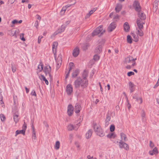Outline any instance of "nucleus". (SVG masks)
<instances>
[{
    "label": "nucleus",
    "mask_w": 159,
    "mask_h": 159,
    "mask_svg": "<svg viewBox=\"0 0 159 159\" xmlns=\"http://www.w3.org/2000/svg\"><path fill=\"white\" fill-rule=\"evenodd\" d=\"M88 84V80L83 79L80 77H77L74 82V85L76 88L81 87L82 88L84 89L87 87Z\"/></svg>",
    "instance_id": "f257e3e1"
},
{
    "label": "nucleus",
    "mask_w": 159,
    "mask_h": 159,
    "mask_svg": "<svg viewBox=\"0 0 159 159\" xmlns=\"http://www.w3.org/2000/svg\"><path fill=\"white\" fill-rule=\"evenodd\" d=\"M93 128L94 132L98 135L101 137L104 136L105 133L100 125L94 123Z\"/></svg>",
    "instance_id": "f03ea898"
},
{
    "label": "nucleus",
    "mask_w": 159,
    "mask_h": 159,
    "mask_svg": "<svg viewBox=\"0 0 159 159\" xmlns=\"http://www.w3.org/2000/svg\"><path fill=\"white\" fill-rule=\"evenodd\" d=\"M51 67L49 65L46 66L43 69V71L45 73V75L47 76L48 75L49 78L51 80H52V76L51 74Z\"/></svg>",
    "instance_id": "7ed1b4c3"
},
{
    "label": "nucleus",
    "mask_w": 159,
    "mask_h": 159,
    "mask_svg": "<svg viewBox=\"0 0 159 159\" xmlns=\"http://www.w3.org/2000/svg\"><path fill=\"white\" fill-rule=\"evenodd\" d=\"M103 29V27L102 25L99 26L98 28H97L92 33V35L93 36L97 35L99 34L100 33H101V34H102L103 32H104L105 31L103 30L102 32V30Z\"/></svg>",
    "instance_id": "20e7f679"
},
{
    "label": "nucleus",
    "mask_w": 159,
    "mask_h": 159,
    "mask_svg": "<svg viewBox=\"0 0 159 159\" xmlns=\"http://www.w3.org/2000/svg\"><path fill=\"white\" fill-rule=\"evenodd\" d=\"M119 145L120 148H124L126 150L129 149V147L128 145L122 140H120Z\"/></svg>",
    "instance_id": "39448f33"
},
{
    "label": "nucleus",
    "mask_w": 159,
    "mask_h": 159,
    "mask_svg": "<svg viewBox=\"0 0 159 159\" xmlns=\"http://www.w3.org/2000/svg\"><path fill=\"white\" fill-rule=\"evenodd\" d=\"M80 122L76 124V126H74L72 124H70L67 126L68 130L69 131H71L72 130H77L80 126Z\"/></svg>",
    "instance_id": "423d86ee"
},
{
    "label": "nucleus",
    "mask_w": 159,
    "mask_h": 159,
    "mask_svg": "<svg viewBox=\"0 0 159 159\" xmlns=\"http://www.w3.org/2000/svg\"><path fill=\"white\" fill-rule=\"evenodd\" d=\"M116 22H113L111 23L109 26L107 28L109 32H111L113 31L116 28Z\"/></svg>",
    "instance_id": "0eeeda50"
},
{
    "label": "nucleus",
    "mask_w": 159,
    "mask_h": 159,
    "mask_svg": "<svg viewBox=\"0 0 159 159\" xmlns=\"http://www.w3.org/2000/svg\"><path fill=\"white\" fill-rule=\"evenodd\" d=\"M66 27V25H62L61 27L58 28L57 30L54 33V34L56 35L58 33H61L64 31Z\"/></svg>",
    "instance_id": "6e6552de"
},
{
    "label": "nucleus",
    "mask_w": 159,
    "mask_h": 159,
    "mask_svg": "<svg viewBox=\"0 0 159 159\" xmlns=\"http://www.w3.org/2000/svg\"><path fill=\"white\" fill-rule=\"evenodd\" d=\"M136 23L139 29H142L143 28V25L144 24V22L143 21V20L138 19L137 20Z\"/></svg>",
    "instance_id": "1a4fd4ad"
},
{
    "label": "nucleus",
    "mask_w": 159,
    "mask_h": 159,
    "mask_svg": "<svg viewBox=\"0 0 159 159\" xmlns=\"http://www.w3.org/2000/svg\"><path fill=\"white\" fill-rule=\"evenodd\" d=\"M134 7L135 10L138 12L140 11L141 8L139 2L137 1H135L134 3Z\"/></svg>",
    "instance_id": "9d476101"
},
{
    "label": "nucleus",
    "mask_w": 159,
    "mask_h": 159,
    "mask_svg": "<svg viewBox=\"0 0 159 159\" xmlns=\"http://www.w3.org/2000/svg\"><path fill=\"white\" fill-rule=\"evenodd\" d=\"M66 91L67 94L70 95L73 92V88L70 84H68L66 87Z\"/></svg>",
    "instance_id": "9b49d317"
},
{
    "label": "nucleus",
    "mask_w": 159,
    "mask_h": 159,
    "mask_svg": "<svg viewBox=\"0 0 159 159\" xmlns=\"http://www.w3.org/2000/svg\"><path fill=\"white\" fill-rule=\"evenodd\" d=\"M67 112L69 116H71L73 112V107L71 104L68 106L67 108Z\"/></svg>",
    "instance_id": "f8f14e48"
},
{
    "label": "nucleus",
    "mask_w": 159,
    "mask_h": 159,
    "mask_svg": "<svg viewBox=\"0 0 159 159\" xmlns=\"http://www.w3.org/2000/svg\"><path fill=\"white\" fill-rule=\"evenodd\" d=\"M138 16L139 18V19L144 20L146 18V16L145 15L142 11H139L138 12Z\"/></svg>",
    "instance_id": "ddd939ff"
},
{
    "label": "nucleus",
    "mask_w": 159,
    "mask_h": 159,
    "mask_svg": "<svg viewBox=\"0 0 159 159\" xmlns=\"http://www.w3.org/2000/svg\"><path fill=\"white\" fill-rule=\"evenodd\" d=\"M129 88L130 91V93H132L133 92L134 90V84L131 81H129Z\"/></svg>",
    "instance_id": "4468645a"
},
{
    "label": "nucleus",
    "mask_w": 159,
    "mask_h": 159,
    "mask_svg": "<svg viewBox=\"0 0 159 159\" xmlns=\"http://www.w3.org/2000/svg\"><path fill=\"white\" fill-rule=\"evenodd\" d=\"M31 129L32 130V139H36V133L35 132V129L34 127L33 123H32V125H31Z\"/></svg>",
    "instance_id": "2eb2a0df"
},
{
    "label": "nucleus",
    "mask_w": 159,
    "mask_h": 159,
    "mask_svg": "<svg viewBox=\"0 0 159 159\" xmlns=\"http://www.w3.org/2000/svg\"><path fill=\"white\" fill-rule=\"evenodd\" d=\"M79 53V49L78 48H75L73 50L72 54L74 57H77Z\"/></svg>",
    "instance_id": "dca6fc26"
},
{
    "label": "nucleus",
    "mask_w": 159,
    "mask_h": 159,
    "mask_svg": "<svg viewBox=\"0 0 159 159\" xmlns=\"http://www.w3.org/2000/svg\"><path fill=\"white\" fill-rule=\"evenodd\" d=\"M75 111L76 113H79L81 109V106L78 103H76L75 106Z\"/></svg>",
    "instance_id": "f3484780"
},
{
    "label": "nucleus",
    "mask_w": 159,
    "mask_h": 159,
    "mask_svg": "<svg viewBox=\"0 0 159 159\" xmlns=\"http://www.w3.org/2000/svg\"><path fill=\"white\" fill-rule=\"evenodd\" d=\"M57 68L58 69L60 66L62 62V59L61 57L59 56L58 57L57 61Z\"/></svg>",
    "instance_id": "a211bd4d"
},
{
    "label": "nucleus",
    "mask_w": 159,
    "mask_h": 159,
    "mask_svg": "<svg viewBox=\"0 0 159 159\" xmlns=\"http://www.w3.org/2000/svg\"><path fill=\"white\" fill-rule=\"evenodd\" d=\"M133 98L135 99L136 101L138 102L140 101V103L141 104L142 102V99L141 97L139 98L138 96V94L137 93H135L134 95L133 96Z\"/></svg>",
    "instance_id": "6ab92c4d"
},
{
    "label": "nucleus",
    "mask_w": 159,
    "mask_h": 159,
    "mask_svg": "<svg viewBox=\"0 0 159 159\" xmlns=\"http://www.w3.org/2000/svg\"><path fill=\"white\" fill-rule=\"evenodd\" d=\"M120 135L121 139L120 140H122V141L125 142L128 140L125 134L121 133H120Z\"/></svg>",
    "instance_id": "aec40b11"
},
{
    "label": "nucleus",
    "mask_w": 159,
    "mask_h": 159,
    "mask_svg": "<svg viewBox=\"0 0 159 159\" xmlns=\"http://www.w3.org/2000/svg\"><path fill=\"white\" fill-rule=\"evenodd\" d=\"M124 30L126 32H128L129 30V26L127 22H125L124 24Z\"/></svg>",
    "instance_id": "412c9836"
},
{
    "label": "nucleus",
    "mask_w": 159,
    "mask_h": 159,
    "mask_svg": "<svg viewBox=\"0 0 159 159\" xmlns=\"http://www.w3.org/2000/svg\"><path fill=\"white\" fill-rule=\"evenodd\" d=\"M158 153V152L156 147L154 148L152 150L150 151L149 152V154L152 156L154 154H157Z\"/></svg>",
    "instance_id": "4be33fe9"
},
{
    "label": "nucleus",
    "mask_w": 159,
    "mask_h": 159,
    "mask_svg": "<svg viewBox=\"0 0 159 159\" xmlns=\"http://www.w3.org/2000/svg\"><path fill=\"white\" fill-rule=\"evenodd\" d=\"M39 78L42 81H45L47 85H48V82L44 75H41L39 77Z\"/></svg>",
    "instance_id": "5701e85b"
},
{
    "label": "nucleus",
    "mask_w": 159,
    "mask_h": 159,
    "mask_svg": "<svg viewBox=\"0 0 159 159\" xmlns=\"http://www.w3.org/2000/svg\"><path fill=\"white\" fill-rule=\"evenodd\" d=\"M122 5L120 4H116L115 10L116 12H119L122 9Z\"/></svg>",
    "instance_id": "b1692460"
},
{
    "label": "nucleus",
    "mask_w": 159,
    "mask_h": 159,
    "mask_svg": "<svg viewBox=\"0 0 159 159\" xmlns=\"http://www.w3.org/2000/svg\"><path fill=\"white\" fill-rule=\"evenodd\" d=\"M58 45V43L57 42H54L52 44V51L53 53L56 52V49Z\"/></svg>",
    "instance_id": "393cba45"
},
{
    "label": "nucleus",
    "mask_w": 159,
    "mask_h": 159,
    "mask_svg": "<svg viewBox=\"0 0 159 159\" xmlns=\"http://www.w3.org/2000/svg\"><path fill=\"white\" fill-rule=\"evenodd\" d=\"M93 131L92 129L89 130L86 134V138L87 139H89L92 136Z\"/></svg>",
    "instance_id": "a878e982"
},
{
    "label": "nucleus",
    "mask_w": 159,
    "mask_h": 159,
    "mask_svg": "<svg viewBox=\"0 0 159 159\" xmlns=\"http://www.w3.org/2000/svg\"><path fill=\"white\" fill-rule=\"evenodd\" d=\"M88 71L85 70H84L82 75V79L85 80H87L86 78L88 76Z\"/></svg>",
    "instance_id": "bb28decb"
},
{
    "label": "nucleus",
    "mask_w": 159,
    "mask_h": 159,
    "mask_svg": "<svg viewBox=\"0 0 159 159\" xmlns=\"http://www.w3.org/2000/svg\"><path fill=\"white\" fill-rule=\"evenodd\" d=\"M80 70L78 69H76L72 73V77H76L79 74Z\"/></svg>",
    "instance_id": "cd10ccee"
},
{
    "label": "nucleus",
    "mask_w": 159,
    "mask_h": 159,
    "mask_svg": "<svg viewBox=\"0 0 159 159\" xmlns=\"http://www.w3.org/2000/svg\"><path fill=\"white\" fill-rule=\"evenodd\" d=\"M102 47L101 45H99L97 47L95 52L97 53H100L102 51Z\"/></svg>",
    "instance_id": "c85d7f7f"
},
{
    "label": "nucleus",
    "mask_w": 159,
    "mask_h": 159,
    "mask_svg": "<svg viewBox=\"0 0 159 159\" xmlns=\"http://www.w3.org/2000/svg\"><path fill=\"white\" fill-rule=\"evenodd\" d=\"M110 116L108 115H107L105 120V125L106 126H107L109 125V121L110 120Z\"/></svg>",
    "instance_id": "c756f323"
},
{
    "label": "nucleus",
    "mask_w": 159,
    "mask_h": 159,
    "mask_svg": "<svg viewBox=\"0 0 159 159\" xmlns=\"http://www.w3.org/2000/svg\"><path fill=\"white\" fill-rule=\"evenodd\" d=\"M25 130L22 129L21 130H17L16 132L15 136H16L17 135L20 134L25 135Z\"/></svg>",
    "instance_id": "7c9ffc66"
},
{
    "label": "nucleus",
    "mask_w": 159,
    "mask_h": 159,
    "mask_svg": "<svg viewBox=\"0 0 159 159\" xmlns=\"http://www.w3.org/2000/svg\"><path fill=\"white\" fill-rule=\"evenodd\" d=\"M137 30V34L140 36H142L143 35V33L142 30V29H136Z\"/></svg>",
    "instance_id": "2f4dec72"
},
{
    "label": "nucleus",
    "mask_w": 159,
    "mask_h": 159,
    "mask_svg": "<svg viewBox=\"0 0 159 159\" xmlns=\"http://www.w3.org/2000/svg\"><path fill=\"white\" fill-rule=\"evenodd\" d=\"M38 68L39 70V72L43 70V65L41 61L40 62L39 65L38 66Z\"/></svg>",
    "instance_id": "473e14b6"
},
{
    "label": "nucleus",
    "mask_w": 159,
    "mask_h": 159,
    "mask_svg": "<svg viewBox=\"0 0 159 159\" xmlns=\"http://www.w3.org/2000/svg\"><path fill=\"white\" fill-rule=\"evenodd\" d=\"M60 143L59 141H57L55 144L54 148L56 150H58L60 147Z\"/></svg>",
    "instance_id": "72a5a7b5"
},
{
    "label": "nucleus",
    "mask_w": 159,
    "mask_h": 159,
    "mask_svg": "<svg viewBox=\"0 0 159 159\" xmlns=\"http://www.w3.org/2000/svg\"><path fill=\"white\" fill-rule=\"evenodd\" d=\"M74 67V65L73 62H70L69 64V71L70 72L71 70L73 67Z\"/></svg>",
    "instance_id": "f704fd0d"
},
{
    "label": "nucleus",
    "mask_w": 159,
    "mask_h": 159,
    "mask_svg": "<svg viewBox=\"0 0 159 159\" xmlns=\"http://www.w3.org/2000/svg\"><path fill=\"white\" fill-rule=\"evenodd\" d=\"M107 136L110 139L114 138L116 137V135L113 133H111L107 134Z\"/></svg>",
    "instance_id": "c9c22d12"
},
{
    "label": "nucleus",
    "mask_w": 159,
    "mask_h": 159,
    "mask_svg": "<svg viewBox=\"0 0 159 159\" xmlns=\"http://www.w3.org/2000/svg\"><path fill=\"white\" fill-rule=\"evenodd\" d=\"M125 62L127 63H129L132 61L131 57H127L125 59Z\"/></svg>",
    "instance_id": "e433bc0d"
},
{
    "label": "nucleus",
    "mask_w": 159,
    "mask_h": 159,
    "mask_svg": "<svg viewBox=\"0 0 159 159\" xmlns=\"http://www.w3.org/2000/svg\"><path fill=\"white\" fill-rule=\"evenodd\" d=\"M127 41L129 43H131L132 42V39L129 35L127 36Z\"/></svg>",
    "instance_id": "4c0bfd02"
},
{
    "label": "nucleus",
    "mask_w": 159,
    "mask_h": 159,
    "mask_svg": "<svg viewBox=\"0 0 159 159\" xmlns=\"http://www.w3.org/2000/svg\"><path fill=\"white\" fill-rule=\"evenodd\" d=\"M158 4L156 2H154L153 3V10H155L156 11L157 9Z\"/></svg>",
    "instance_id": "58836bf2"
},
{
    "label": "nucleus",
    "mask_w": 159,
    "mask_h": 159,
    "mask_svg": "<svg viewBox=\"0 0 159 159\" xmlns=\"http://www.w3.org/2000/svg\"><path fill=\"white\" fill-rule=\"evenodd\" d=\"M123 94H124L126 98V100H127V104H128V105H127L128 108L129 109L130 108L131 105L129 102L128 98L127 97V96L126 95V93L125 92H124Z\"/></svg>",
    "instance_id": "ea45409f"
},
{
    "label": "nucleus",
    "mask_w": 159,
    "mask_h": 159,
    "mask_svg": "<svg viewBox=\"0 0 159 159\" xmlns=\"http://www.w3.org/2000/svg\"><path fill=\"white\" fill-rule=\"evenodd\" d=\"M89 46V44L88 43L84 44L82 47V49L84 50H86L87 49L88 47Z\"/></svg>",
    "instance_id": "a19ab883"
},
{
    "label": "nucleus",
    "mask_w": 159,
    "mask_h": 159,
    "mask_svg": "<svg viewBox=\"0 0 159 159\" xmlns=\"http://www.w3.org/2000/svg\"><path fill=\"white\" fill-rule=\"evenodd\" d=\"M18 115H15L14 116V120L15 123H17L18 121Z\"/></svg>",
    "instance_id": "79ce46f5"
},
{
    "label": "nucleus",
    "mask_w": 159,
    "mask_h": 159,
    "mask_svg": "<svg viewBox=\"0 0 159 159\" xmlns=\"http://www.w3.org/2000/svg\"><path fill=\"white\" fill-rule=\"evenodd\" d=\"M24 34L23 33H21L20 34V38L23 41H25V39L24 37Z\"/></svg>",
    "instance_id": "37998d69"
},
{
    "label": "nucleus",
    "mask_w": 159,
    "mask_h": 159,
    "mask_svg": "<svg viewBox=\"0 0 159 159\" xmlns=\"http://www.w3.org/2000/svg\"><path fill=\"white\" fill-rule=\"evenodd\" d=\"M66 7L65 6L63 7L61 10V12L63 14H64L66 10Z\"/></svg>",
    "instance_id": "c03bdc74"
},
{
    "label": "nucleus",
    "mask_w": 159,
    "mask_h": 159,
    "mask_svg": "<svg viewBox=\"0 0 159 159\" xmlns=\"http://www.w3.org/2000/svg\"><path fill=\"white\" fill-rule=\"evenodd\" d=\"M72 1L73 2V4H68L65 6V7H66V8H68L70 7V6H71L72 5H74L76 3V1L75 0H72Z\"/></svg>",
    "instance_id": "a18cd8bd"
},
{
    "label": "nucleus",
    "mask_w": 159,
    "mask_h": 159,
    "mask_svg": "<svg viewBox=\"0 0 159 159\" xmlns=\"http://www.w3.org/2000/svg\"><path fill=\"white\" fill-rule=\"evenodd\" d=\"M115 129V127L114 125H111L110 127V130L111 132L113 131Z\"/></svg>",
    "instance_id": "49530a36"
},
{
    "label": "nucleus",
    "mask_w": 159,
    "mask_h": 159,
    "mask_svg": "<svg viewBox=\"0 0 159 159\" xmlns=\"http://www.w3.org/2000/svg\"><path fill=\"white\" fill-rule=\"evenodd\" d=\"M0 117L1 120L2 121H4L5 119V116L3 114H2L0 115Z\"/></svg>",
    "instance_id": "de8ad7c7"
},
{
    "label": "nucleus",
    "mask_w": 159,
    "mask_h": 159,
    "mask_svg": "<svg viewBox=\"0 0 159 159\" xmlns=\"http://www.w3.org/2000/svg\"><path fill=\"white\" fill-rule=\"evenodd\" d=\"M34 26L37 29H38L39 26V22L38 20H36L35 21Z\"/></svg>",
    "instance_id": "09e8293b"
},
{
    "label": "nucleus",
    "mask_w": 159,
    "mask_h": 159,
    "mask_svg": "<svg viewBox=\"0 0 159 159\" xmlns=\"http://www.w3.org/2000/svg\"><path fill=\"white\" fill-rule=\"evenodd\" d=\"M99 58V57L97 55H95L93 57V59L95 61H98Z\"/></svg>",
    "instance_id": "8fccbe9b"
},
{
    "label": "nucleus",
    "mask_w": 159,
    "mask_h": 159,
    "mask_svg": "<svg viewBox=\"0 0 159 159\" xmlns=\"http://www.w3.org/2000/svg\"><path fill=\"white\" fill-rule=\"evenodd\" d=\"M22 128L23 130H25H25L26 129V125L25 123V122H24V123L22 126Z\"/></svg>",
    "instance_id": "3c124183"
},
{
    "label": "nucleus",
    "mask_w": 159,
    "mask_h": 159,
    "mask_svg": "<svg viewBox=\"0 0 159 159\" xmlns=\"http://www.w3.org/2000/svg\"><path fill=\"white\" fill-rule=\"evenodd\" d=\"M134 74V73L133 71H130L127 73V75L129 76H130L131 75H133Z\"/></svg>",
    "instance_id": "603ef678"
},
{
    "label": "nucleus",
    "mask_w": 159,
    "mask_h": 159,
    "mask_svg": "<svg viewBox=\"0 0 159 159\" xmlns=\"http://www.w3.org/2000/svg\"><path fill=\"white\" fill-rule=\"evenodd\" d=\"M132 36H133L134 38L135 39L134 40V41L135 42H137L138 40V36H136L134 34H133L132 35Z\"/></svg>",
    "instance_id": "864d4df0"
},
{
    "label": "nucleus",
    "mask_w": 159,
    "mask_h": 159,
    "mask_svg": "<svg viewBox=\"0 0 159 159\" xmlns=\"http://www.w3.org/2000/svg\"><path fill=\"white\" fill-rule=\"evenodd\" d=\"M31 94L32 96H36V94L35 92V91L34 90H33L32 91Z\"/></svg>",
    "instance_id": "5fc2aeb1"
},
{
    "label": "nucleus",
    "mask_w": 159,
    "mask_h": 159,
    "mask_svg": "<svg viewBox=\"0 0 159 159\" xmlns=\"http://www.w3.org/2000/svg\"><path fill=\"white\" fill-rule=\"evenodd\" d=\"M43 38L42 36H39L38 38V42L39 43H40L41 42V39Z\"/></svg>",
    "instance_id": "6e6d98bb"
},
{
    "label": "nucleus",
    "mask_w": 159,
    "mask_h": 159,
    "mask_svg": "<svg viewBox=\"0 0 159 159\" xmlns=\"http://www.w3.org/2000/svg\"><path fill=\"white\" fill-rule=\"evenodd\" d=\"M149 146L152 148L154 146V143L151 141H150L149 142Z\"/></svg>",
    "instance_id": "4d7b16f0"
},
{
    "label": "nucleus",
    "mask_w": 159,
    "mask_h": 159,
    "mask_svg": "<svg viewBox=\"0 0 159 159\" xmlns=\"http://www.w3.org/2000/svg\"><path fill=\"white\" fill-rule=\"evenodd\" d=\"M12 70L13 72H15L16 71V67H14L12 65L11 66Z\"/></svg>",
    "instance_id": "13d9d810"
},
{
    "label": "nucleus",
    "mask_w": 159,
    "mask_h": 159,
    "mask_svg": "<svg viewBox=\"0 0 159 159\" xmlns=\"http://www.w3.org/2000/svg\"><path fill=\"white\" fill-rule=\"evenodd\" d=\"M70 22V21L69 20H67L65 22V23L64 24L65 25H66V27L67 25H69Z\"/></svg>",
    "instance_id": "bf43d9fd"
},
{
    "label": "nucleus",
    "mask_w": 159,
    "mask_h": 159,
    "mask_svg": "<svg viewBox=\"0 0 159 159\" xmlns=\"http://www.w3.org/2000/svg\"><path fill=\"white\" fill-rule=\"evenodd\" d=\"M75 145L77 148H79L80 147V145L77 142H75Z\"/></svg>",
    "instance_id": "052dcab7"
},
{
    "label": "nucleus",
    "mask_w": 159,
    "mask_h": 159,
    "mask_svg": "<svg viewBox=\"0 0 159 159\" xmlns=\"http://www.w3.org/2000/svg\"><path fill=\"white\" fill-rule=\"evenodd\" d=\"M12 23L14 24H17L18 23V21L17 20H15L12 21Z\"/></svg>",
    "instance_id": "680f3d73"
},
{
    "label": "nucleus",
    "mask_w": 159,
    "mask_h": 159,
    "mask_svg": "<svg viewBox=\"0 0 159 159\" xmlns=\"http://www.w3.org/2000/svg\"><path fill=\"white\" fill-rule=\"evenodd\" d=\"M99 86H100V90H101V92L102 94H103V90H102V86L101 85V83H99Z\"/></svg>",
    "instance_id": "e2e57ef3"
},
{
    "label": "nucleus",
    "mask_w": 159,
    "mask_h": 159,
    "mask_svg": "<svg viewBox=\"0 0 159 159\" xmlns=\"http://www.w3.org/2000/svg\"><path fill=\"white\" fill-rule=\"evenodd\" d=\"M119 17V16L118 15L116 14L113 17V19H118Z\"/></svg>",
    "instance_id": "0e129e2a"
},
{
    "label": "nucleus",
    "mask_w": 159,
    "mask_h": 159,
    "mask_svg": "<svg viewBox=\"0 0 159 159\" xmlns=\"http://www.w3.org/2000/svg\"><path fill=\"white\" fill-rule=\"evenodd\" d=\"M15 0H9L8 2L11 4H12L14 2Z\"/></svg>",
    "instance_id": "69168bd1"
},
{
    "label": "nucleus",
    "mask_w": 159,
    "mask_h": 159,
    "mask_svg": "<svg viewBox=\"0 0 159 159\" xmlns=\"http://www.w3.org/2000/svg\"><path fill=\"white\" fill-rule=\"evenodd\" d=\"M90 14H89V13H87L86 14V16H85V18L86 19L88 18L89 17V16H90Z\"/></svg>",
    "instance_id": "338daca9"
},
{
    "label": "nucleus",
    "mask_w": 159,
    "mask_h": 159,
    "mask_svg": "<svg viewBox=\"0 0 159 159\" xmlns=\"http://www.w3.org/2000/svg\"><path fill=\"white\" fill-rule=\"evenodd\" d=\"M87 158L88 159H93V157H91L90 155H88L87 156Z\"/></svg>",
    "instance_id": "774afa93"
}]
</instances>
